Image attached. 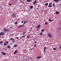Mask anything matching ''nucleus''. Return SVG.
<instances>
[{
  "mask_svg": "<svg viewBox=\"0 0 61 61\" xmlns=\"http://www.w3.org/2000/svg\"><path fill=\"white\" fill-rule=\"evenodd\" d=\"M10 40H11V41H12V42H13V43H14V42H15V39H14L13 38H10Z\"/></svg>",
  "mask_w": 61,
  "mask_h": 61,
  "instance_id": "f257e3e1",
  "label": "nucleus"
},
{
  "mask_svg": "<svg viewBox=\"0 0 61 61\" xmlns=\"http://www.w3.org/2000/svg\"><path fill=\"white\" fill-rule=\"evenodd\" d=\"M8 44V41H6L5 42L4 44V46L7 45V44Z\"/></svg>",
  "mask_w": 61,
  "mask_h": 61,
  "instance_id": "f03ea898",
  "label": "nucleus"
},
{
  "mask_svg": "<svg viewBox=\"0 0 61 61\" xmlns=\"http://www.w3.org/2000/svg\"><path fill=\"white\" fill-rule=\"evenodd\" d=\"M49 5L48 6V7H51L52 6V3H50L49 4Z\"/></svg>",
  "mask_w": 61,
  "mask_h": 61,
  "instance_id": "7ed1b4c3",
  "label": "nucleus"
},
{
  "mask_svg": "<svg viewBox=\"0 0 61 61\" xmlns=\"http://www.w3.org/2000/svg\"><path fill=\"white\" fill-rule=\"evenodd\" d=\"M3 30L4 31V32H8V29H4Z\"/></svg>",
  "mask_w": 61,
  "mask_h": 61,
  "instance_id": "20e7f679",
  "label": "nucleus"
},
{
  "mask_svg": "<svg viewBox=\"0 0 61 61\" xmlns=\"http://www.w3.org/2000/svg\"><path fill=\"white\" fill-rule=\"evenodd\" d=\"M12 16L13 18H15L16 17V16H15V13L13 14L12 15Z\"/></svg>",
  "mask_w": 61,
  "mask_h": 61,
  "instance_id": "39448f33",
  "label": "nucleus"
},
{
  "mask_svg": "<svg viewBox=\"0 0 61 61\" xmlns=\"http://www.w3.org/2000/svg\"><path fill=\"white\" fill-rule=\"evenodd\" d=\"M48 36L49 37H52V36L51 35V34H48Z\"/></svg>",
  "mask_w": 61,
  "mask_h": 61,
  "instance_id": "423d86ee",
  "label": "nucleus"
},
{
  "mask_svg": "<svg viewBox=\"0 0 61 61\" xmlns=\"http://www.w3.org/2000/svg\"><path fill=\"white\" fill-rule=\"evenodd\" d=\"M4 35V33L3 32H1L0 33V36H3Z\"/></svg>",
  "mask_w": 61,
  "mask_h": 61,
  "instance_id": "0eeeda50",
  "label": "nucleus"
},
{
  "mask_svg": "<svg viewBox=\"0 0 61 61\" xmlns=\"http://www.w3.org/2000/svg\"><path fill=\"white\" fill-rule=\"evenodd\" d=\"M54 2H59V0H54Z\"/></svg>",
  "mask_w": 61,
  "mask_h": 61,
  "instance_id": "6e6552de",
  "label": "nucleus"
},
{
  "mask_svg": "<svg viewBox=\"0 0 61 61\" xmlns=\"http://www.w3.org/2000/svg\"><path fill=\"white\" fill-rule=\"evenodd\" d=\"M17 52H18L17 50H16L14 52V54H16V53H17Z\"/></svg>",
  "mask_w": 61,
  "mask_h": 61,
  "instance_id": "1a4fd4ad",
  "label": "nucleus"
},
{
  "mask_svg": "<svg viewBox=\"0 0 61 61\" xmlns=\"http://www.w3.org/2000/svg\"><path fill=\"white\" fill-rule=\"evenodd\" d=\"M59 12H58L57 11H56L55 12L56 14H59Z\"/></svg>",
  "mask_w": 61,
  "mask_h": 61,
  "instance_id": "9d476101",
  "label": "nucleus"
},
{
  "mask_svg": "<svg viewBox=\"0 0 61 61\" xmlns=\"http://www.w3.org/2000/svg\"><path fill=\"white\" fill-rule=\"evenodd\" d=\"M37 3V1H36L35 0L34 2H33V4H36V3Z\"/></svg>",
  "mask_w": 61,
  "mask_h": 61,
  "instance_id": "9b49d317",
  "label": "nucleus"
},
{
  "mask_svg": "<svg viewBox=\"0 0 61 61\" xmlns=\"http://www.w3.org/2000/svg\"><path fill=\"white\" fill-rule=\"evenodd\" d=\"M23 26H24V25H20L19 26H18V28H19V27H22Z\"/></svg>",
  "mask_w": 61,
  "mask_h": 61,
  "instance_id": "f8f14e48",
  "label": "nucleus"
},
{
  "mask_svg": "<svg viewBox=\"0 0 61 61\" xmlns=\"http://www.w3.org/2000/svg\"><path fill=\"white\" fill-rule=\"evenodd\" d=\"M40 25H38L37 26V28H39L40 27Z\"/></svg>",
  "mask_w": 61,
  "mask_h": 61,
  "instance_id": "ddd939ff",
  "label": "nucleus"
},
{
  "mask_svg": "<svg viewBox=\"0 0 61 61\" xmlns=\"http://www.w3.org/2000/svg\"><path fill=\"white\" fill-rule=\"evenodd\" d=\"M28 21L26 20L25 21H24V25L25 24L26 22H28Z\"/></svg>",
  "mask_w": 61,
  "mask_h": 61,
  "instance_id": "4468645a",
  "label": "nucleus"
},
{
  "mask_svg": "<svg viewBox=\"0 0 61 61\" xmlns=\"http://www.w3.org/2000/svg\"><path fill=\"white\" fill-rule=\"evenodd\" d=\"M2 54L4 55H6V54H5V52H4L2 53Z\"/></svg>",
  "mask_w": 61,
  "mask_h": 61,
  "instance_id": "2eb2a0df",
  "label": "nucleus"
},
{
  "mask_svg": "<svg viewBox=\"0 0 61 61\" xmlns=\"http://www.w3.org/2000/svg\"><path fill=\"white\" fill-rule=\"evenodd\" d=\"M17 46V44L15 45H14V47H16V46Z\"/></svg>",
  "mask_w": 61,
  "mask_h": 61,
  "instance_id": "dca6fc26",
  "label": "nucleus"
},
{
  "mask_svg": "<svg viewBox=\"0 0 61 61\" xmlns=\"http://www.w3.org/2000/svg\"><path fill=\"white\" fill-rule=\"evenodd\" d=\"M27 2H31V0H27Z\"/></svg>",
  "mask_w": 61,
  "mask_h": 61,
  "instance_id": "f3484780",
  "label": "nucleus"
},
{
  "mask_svg": "<svg viewBox=\"0 0 61 61\" xmlns=\"http://www.w3.org/2000/svg\"><path fill=\"white\" fill-rule=\"evenodd\" d=\"M41 58V56H38L37 57V59H40Z\"/></svg>",
  "mask_w": 61,
  "mask_h": 61,
  "instance_id": "a211bd4d",
  "label": "nucleus"
},
{
  "mask_svg": "<svg viewBox=\"0 0 61 61\" xmlns=\"http://www.w3.org/2000/svg\"><path fill=\"white\" fill-rule=\"evenodd\" d=\"M48 5V3H46L45 4V5L46 6H47Z\"/></svg>",
  "mask_w": 61,
  "mask_h": 61,
  "instance_id": "6ab92c4d",
  "label": "nucleus"
},
{
  "mask_svg": "<svg viewBox=\"0 0 61 61\" xmlns=\"http://www.w3.org/2000/svg\"><path fill=\"white\" fill-rule=\"evenodd\" d=\"M26 38H27L28 39H29V38H30V36H27Z\"/></svg>",
  "mask_w": 61,
  "mask_h": 61,
  "instance_id": "aec40b11",
  "label": "nucleus"
},
{
  "mask_svg": "<svg viewBox=\"0 0 61 61\" xmlns=\"http://www.w3.org/2000/svg\"><path fill=\"white\" fill-rule=\"evenodd\" d=\"M45 31V29H43L42 30H41V31L42 32H44V31Z\"/></svg>",
  "mask_w": 61,
  "mask_h": 61,
  "instance_id": "412c9836",
  "label": "nucleus"
},
{
  "mask_svg": "<svg viewBox=\"0 0 61 61\" xmlns=\"http://www.w3.org/2000/svg\"><path fill=\"white\" fill-rule=\"evenodd\" d=\"M45 25H48V23H47V22H46L45 23Z\"/></svg>",
  "mask_w": 61,
  "mask_h": 61,
  "instance_id": "4be33fe9",
  "label": "nucleus"
},
{
  "mask_svg": "<svg viewBox=\"0 0 61 61\" xmlns=\"http://www.w3.org/2000/svg\"><path fill=\"white\" fill-rule=\"evenodd\" d=\"M33 7V6H31L30 7V9L31 8V9H32Z\"/></svg>",
  "mask_w": 61,
  "mask_h": 61,
  "instance_id": "5701e85b",
  "label": "nucleus"
},
{
  "mask_svg": "<svg viewBox=\"0 0 61 61\" xmlns=\"http://www.w3.org/2000/svg\"><path fill=\"white\" fill-rule=\"evenodd\" d=\"M49 21H51V22H52V21H53V20H51L50 19H49Z\"/></svg>",
  "mask_w": 61,
  "mask_h": 61,
  "instance_id": "b1692460",
  "label": "nucleus"
},
{
  "mask_svg": "<svg viewBox=\"0 0 61 61\" xmlns=\"http://www.w3.org/2000/svg\"><path fill=\"white\" fill-rule=\"evenodd\" d=\"M42 34H43V32H41L40 33V36H41L42 35Z\"/></svg>",
  "mask_w": 61,
  "mask_h": 61,
  "instance_id": "393cba45",
  "label": "nucleus"
},
{
  "mask_svg": "<svg viewBox=\"0 0 61 61\" xmlns=\"http://www.w3.org/2000/svg\"><path fill=\"white\" fill-rule=\"evenodd\" d=\"M36 47V44H35L34 46V47Z\"/></svg>",
  "mask_w": 61,
  "mask_h": 61,
  "instance_id": "a878e982",
  "label": "nucleus"
},
{
  "mask_svg": "<svg viewBox=\"0 0 61 61\" xmlns=\"http://www.w3.org/2000/svg\"><path fill=\"white\" fill-rule=\"evenodd\" d=\"M10 46H8L7 48H10Z\"/></svg>",
  "mask_w": 61,
  "mask_h": 61,
  "instance_id": "bb28decb",
  "label": "nucleus"
},
{
  "mask_svg": "<svg viewBox=\"0 0 61 61\" xmlns=\"http://www.w3.org/2000/svg\"><path fill=\"white\" fill-rule=\"evenodd\" d=\"M44 50V55H45V53H46V51L45 50Z\"/></svg>",
  "mask_w": 61,
  "mask_h": 61,
  "instance_id": "cd10ccee",
  "label": "nucleus"
},
{
  "mask_svg": "<svg viewBox=\"0 0 61 61\" xmlns=\"http://www.w3.org/2000/svg\"><path fill=\"white\" fill-rule=\"evenodd\" d=\"M56 48H53V50H56Z\"/></svg>",
  "mask_w": 61,
  "mask_h": 61,
  "instance_id": "c85d7f7f",
  "label": "nucleus"
},
{
  "mask_svg": "<svg viewBox=\"0 0 61 61\" xmlns=\"http://www.w3.org/2000/svg\"><path fill=\"white\" fill-rule=\"evenodd\" d=\"M46 47H45L44 48V50H46Z\"/></svg>",
  "mask_w": 61,
  "mask_h": 61,
  "instance_id": "c756f323",
  "label": "nucleus"
},
{
  "mask_svg": "<svg viewBox=\"0 0 61 61\" xmlns=\"http://www.w3.org/2000/svg\"><path fill=\"white\" fill-rule=\"evenodd\" d=\"M17 22H16L15 23V25H17Z\"/></svg>",
  "mask_w": 61,
  "mask_h": 61,
  "instance_id": "7c9ffc66",
  "label": "nucleus"
},
{
  "mask_svg": "<svg viewBox=\"0 0 61 61\" xmlns=\"http://www.w3.org/2000/svg\"><path fill=\"white\" fill-rule=\"evenodd\" d=\"M24 37V36H22L21 37H20V38H23Z\"/></svg>",
  "mask_w": 61,
  "mask_h": 61,
  "instance_id": "2f4dec72",
  "label": "nucleus"
},
{
  "mask_svg": "<svg viewBox=\"0 0 61 61\" xmlns=\"http://www.w3.org/2000/svg\"><path fill=\"white\" fill-rule=\"evenodd\" d=\"M53 6H54V7H55V4H53Z\"/></svg>",
  "mask_w": 61,
  "mask_h": 61,
  "instance_id": "473e14b6",
  "label": "nucleus"
},
{
  "mask_svg": "<svg viewBox=\"0 0 61 61\" xmlns=\"http://www.w3.org/2000/svg\"><path fill=\"white\" fill-rule=\"evenodd\" d=\"M1 43H3V41H1V42H0V44Z\"/></svg>",
  "mask_w": 61,
  "mask_h": 61,
  "instance_id": "72a5a7b5",
  "label": "nucleus"
},
{
  "mask_svg": "<svg viewBox=\"0 0 61 61\" xmlns=\"http://www.w3.org/2000/svg\"><path fill=\"white\" fill-rule=\"evenodd\" d=\"M26 33V32H24L23 33V35H24V34H25Z\"/></svg>",
  "mask_w": 61,
  "mask_h": 61,
  "instance_id": "f704fd0d",
  "label": "nucleus"
},
{
  "mask_svg": "<svg viewBox=\"0 0 61 61\" xmlns=\"http://www.w3.org/2000/svg\"><path fill=\"white\" fill-rule=\"evenodd\" d=\"M16 38H17V39H19V38L18 37H16Z\"/></svg>",
  "mask_w": 61,
  "mask_h": 61,
  "instance_id": "c9c22d12",
  "label": "nucleus"
},
{
  "mask_svg": "<svg viewBox=\"0 0 61 61\" xmlns=\"http://www.w3.org/2000/svg\"><path fill=\"white\" fill-rule=\"evenodd\" d=\"M59 48H60L61 49V46H60Z\"/></svg>",
  "mask_w": 61,
  "mask_h": 61,
  "instance_id": "e433bc0d",
  "label": "nucleus"
},
{
  "mask_svg": "<svg viewBox=\"0 0 61 61\" xmlns=\"http://www.w3.org/2000/svg\"><path fill=\"white\" fill-rule=\"evenodd\" d=\"M9 5H11V4H10V3L9 4Z\"/></svg>",
  "mask_w": 61,
  "mask_h": 61,
  "instance_id": "4c0bfd02",
  "label": "nucleus"
},
{
  "mask_svg": "<svg viewBox=\"0 0 61 61\" xmlns=\"http://www.w3.org/2000/svg\"><path fill=\"white\" fill-rule=\"evenodd\" d=\"M37 43V41H35V44H36V43Z\"/></svg>",
  "mask_w": 61,
  "mask_h": 61,
  "instance_id": "58836bf2",
  "label": "nucleus"
},
{
  "mask_svg": "<svg viewBox=\"0 0 61 61\" xmlns=\"http://www.w3.org/2000/svg\"><path fill=\"white\" fill-rule=\"evenodd\" d=\"M33 48H31L30 49V50H33Z\"/></svg>",
  "mask_w": 61,
  "mask_h": 61,
  "instance_id": "ea45409f",
  "label": "nucleus"
},
{
  "mask_svg": "<svg viewBox=\"0 0 61 61\" xmlns=\"http://www.w3.org/2000/svg\"><path fill=\"white\" fill-rule=\"evenodd\" d=\"M23 22H24L23 21H22L21 22V23H23Z\"/></svg>",
  "mask_w": 61,
  "mask_h": 61,
  "instance_id": "a19ab883",
  "label": "nucleus"
},
{
  "mask_svg": "<svg viewBox=\"0 0 61 61\" xmlns=\"http://www.w3.org/2000/svg\"><path fill=\"white\" fill-rule=\"evenodd\" d=\"M32 27H31V28H30V29H32Z\"/></svg>",
  "mask_w": 61,
  "mask_h": 61,
  "instance_id": "79ce46f5",
  "label": "nucleus"
},
{
  "mask_svg": "<svg viewBox=\"0 0 61 61\" xmlns=\"http://www.w3.org/2000/svg\"><path fill=\"white\" fill-rule=\"evenodd\" d=\"M43 11V10H42V12Z\"/></svg>",
  "mask_w": 61,
  "mask_h": 61,
  "instance_id": "37998d69",
  "label": "nucleus"
},
{
  "mask_svg": "<svg viewBox=\"0 0 61 61\" xmlns=\"http://www.w3.org/2000/svg\"><path fill=\"white\" fill-rule=\"evenodd\" d=\"M25 35L24 36V37H25Z\"/></svg>",
  "mask_w": 61,
  "mask_h": 61,
  "instance_id": "c03bdc74",
  "label": "nucleus"
},
{
  "mask_svg": "<svg viewBox=\"0 0 61 61\" xmlns=\"http://www.w3.org/2000/svg\"><path fill=\"white\" fill-rule=\"evenodd\" d=\"M59 1H61V0H59Z\"/></svg>",
  "mask_w": 61,
  "mask_h": 61,
  "instance_id": "a18cd8bd",
  "label": "nucleus"
},
{
  "mask_svg": "<svg viewBox=\"0 0 61 61\" xmlns=\"http://www.w3.org/2000/svg\"><path fill=\"white\" fill-rule=\"evenodd\" d=\"M0 8H1V6H0Z\"/></svg>",
  "mask_w": 61,
  "mask_h": 61,
  "instance_id": "49530a36",
  "label": "nucleus"
}]
</instances>
